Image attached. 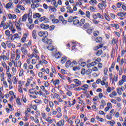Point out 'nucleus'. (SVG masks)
Segmentation results:
<instances>
[{
	"label": "nucleus",
	"mask_w": 126,
	"mask_h": 126,
	"mask_svg": "<svg viewBox=\"0 0 126 126\" xmlns=\"http://www.w3.org/2000/svg\"><path fill=\"white\" fill-rule=\"evenodd\" d=\"M42 41L43 43H46V44H48V45H52V44H53V40L51 39H48L47 37H43Z\"/></svg>",
	"instance_id": "obj_1"
},
{
	"label": "nucleus",
	"mask_w": 126,
	"mask_h": 126,
	"mask_svg": "<svg viewBox=\"0 0 126 126\" xmlns=\"http://www.w3.org/2000/svg\"><path fill=\"white\" fill-rule=\"evenodd\" d=\"M93 18H94V19H97L98 18H99L100 19H104V16H103L101 13H97L96 14L93 15Z\"/></svg>",
	"instance_id": "obj_2"
},
{
	"label": "nucleus",
	"mask_w": 126,
	"mask_h": 126,
	"mask_svg": "<svg viewBox=\"0 0 126 126\" xmlns=\"http://www.w3.org/2000/svg\"><path fill=\"white\" fill-rule=\"evenodd\" d=\"M38 36L39 37H47V36H49V33L48 32H39L38 33Z\"/></svg>",
	"instance_id": "obj_3"
},
{
	"label": "nucleus",
	"mask_w": 126,
	"mask_h": 126,
	"mask_svg": "<svg viewBox=\"0 0 126 126\" xmlns=\"http://www.w3.org/2000/svg\"><path fill=\"white\" fill-rule=\"evenodd\" d=\"M40 27L41 29H43L44 30H47L49 29V28H50V25L44 24H41L40 26Z\"/></svg>",
	"instance_id": "obj_4"
},
{
	"label": "nucleus",
	"mask_w": 126,
	"mask_h": 126,
	"mask_svg": "<svg viewBox=\"0 0 126 126\" xmlns=\"http://www.w3.org/2000/svg\"><path fill=\"white\" fill-rule=\"evenodd\" d=\"M74 82H75V86L76 87H78V86H80L81 85V81H79V80L77 79H75L73 80Z\"/></svg>",
	"instance_id": "obj_5"
},
{
	"label": "nucleus",
	"mask_w": 126,
	"mask_h": 126,
	"mask_svg": "<svg viewBox=\"0 0 126 126\" xmlns=\"http://www.w3.org/2000/svg\"><path fill=\"white\" fill-rule=\"evenodd\" d=\"M10 36H11V41H14L15 39H17L18 34L15 33L14 35L10 34Z\"/></svg>",
	"instance_id": "obj_6"
},
{
	"label": "nucleus",
	"mask_w": 126,
	"mask_h": 126,
	"mask_svg": "<svg viewBox=\"0 0 126 126\" xmlns=\"http://www.w3.org/2000/svg\"><path fill=\"white\" fill-rule=\"evenodd\" d=\"M64 120H60L57 124V126H64Z\"/></svg>",
	"instance_id": "obj_7"
},
{
	"label": "nucleus",
	"mask_w": 126,
	"mask_h": 126,
	"mask_svg": "<svg viewBox=\"0 0 126 126\" xmlns=\"http://www.w3.org/2000/svg\"><path fill=\"white\" fill-rule=\"evenodd\" d=\"M56 110L58 113H59V115H57V118L58 119H60V118L62 117V113H61V112H62V109L61 108V107H58L57 108Z\"/></svg>",
	"instance_id": "obj_8"
},
{
	"label": "nucleus",
	"mask_w": 126,
	"mask_h": 126,
	"mask_svg": "<svg viewBox=\"0 0 126 126\" xmlns=\"http://www.w3.org/2000/svg\"><path fill=\"white\" fill-rule=\"evenodd\" d=\"M28 16V15L27 14H25L22 17V21L23 22H26V20H27V17Z\"/></svg>",
	"instance_id": "obj_9"
},
{
	"label": "nucleus",
	"mask_w": 126,
	"mask_h": 126,
	"mask_svg": "<svg viewBox=\"0 0 126 126\" xmlns=\"http://www.w3.org/2000/svg\"><path fill=\"white\" fill-rule=\"evenodd\" d=\"M21 51L24 55H28V51H27L26 49L24 48V47H21Z\"/></svg>",
	"instance_id": "obj_10"
},
{
	"label": "nucleus",
	"mask_w": 126,
	"mask_h": 126,
	"mask_svg": "<svg viewBox=\"0 0 126 126\" xmlns=\"http://www.w3.org/2000/svg\"><path fill=\"white\" fill-rule=\"evenodd\" d=\"M75 18H77V17L70 16L68 18V22H69V23H71V22H72V21H73V20L75 19Z\"/></svg>",
	"instance_id": "obj_11"
},
{
	"label": "nucleus",
	"mask_w": 126,
	"mask_h": 126,
	"mask_svg": "<svg viewBox=\"0 0 126 126\" xmlns=\"http://www.w3.org/2000/svg\"><path fill=\"white\" fill-rule=\"evenodd\" d=\"M89 3H90L91 5H95V4H97V3H98V2L96 0H90Z\"/></svg>",
	"instance_id": "obj_12"
},
{
	"label": "nucleus",
	"mask_w": 126,
	"mask_h": 126,
	"mask_svg": "<svg viewBox=\"0 0 126 126\" xmlns=\"http://www.w3.org/2000/svg\"><path fill=\"white\" fill-rule=\"evenodd\" d=\"M118 16H120V17H124L126 15V12H119L117 13Z\"/></svg>",
	"instance_id": "obj_13"
},
{
	"label": "nucleus",
	"mask_w": 126,
	"mask_h": 126,
	"mask_svg": "<svg viewBox=\"0 0 126 126\" xmlns=\"http://www.w3.org/2000/svg\"><path fill=\"white\" fill-rule=\"evenodd\" d=\"M118 95V94H117V92L115 91L112 92L111 94H109V96L111 98H113L114 96H116Z\"/></svg>",
	"instance_id": "obj_14"
},
{
	"label": "nucleus",
	"mask_w": 126,
	"mask_h": 126,
	"mask_svg": "<svg viewBox=\"0 0 126 126\" xmlns=\"http://www.w3.org/2000/svg\"><path fill=\"white\" fill-rule=\"evenodd\" d=\"M102 41V38L100 36L96 37L95 39V41L96 42V43H101Z\"/></svg>",
	"instance_id": "obj_15"
},
{
	"label": "nucleus",
	"mask_w": 126,
	"mask_h": 126,
	"mask_svg": "<svg viewBox=\"0 0 126 126\" xmlns=\"http://www.w3.org/2000/svg\"><path fill=\"white\" fill-rule=\"evenodd\" d=\"M103 47V44H99L98 46H96L94 48V51H97V50H99L100 48Z\"/></svg>",
	"instance_id": "obj_16"
},
{
	"label": "nucleus",
	"mask_w": 126,
	"mask_h": 126,
	"mask_svg": "<svg viewBox=\"0 0 126 126\" xmlns=\"http://www.w3.org/2000/svg\"><path fill=\"white\" fill-rule=\"evenodd\" d=\"M8 17L9 19H12V18H13V19H15V18H16V15L15 14L12 15L11 14H9Z\"/></svg>",
	"instance_id": "obj_17"
},
{
	"label": "nucleus",
	"mask_w": 126,
	"mask_h": 126,
	"mask_svg": "<svg viewBox=\"0 0 126 126\" xmlns=\"http://www.w3.org/2000/svg\"><path fill=\"white\" fill-rule=\"evenodd\" d=\"M3 18H4L5 20H3L1 21V24H0V26H1V27H3L4 25H5V24H4V22H5L6 18H5V16H3Z\"/></svg>",
	"instance_id": "obj_18"
},
{
	"label": "nucleus",
	"mask_w": 126,
	"mask_h": 126,
	"mask_svg": "<svg viewBox=\"0 0 126 126\" xmlns=\"http://www.w3.org/2000/svg\"><path fill=\"white\" fill-rule=\"evenodd\" d=\"M67 60V58H66V57L64 56L63 57H62L61 59L62 63L63 64L64 63L66 62Z\"/></svg>",
	"instance_id": "obj_19"
},
{
	"label": "nucleus",
	"mask_w": 126,
	"mask_h": 126,
	"mask_svg": "<svg viewBox=\"0 0 126 126\" xmlns=\"http://www.w3.org/2000/svg\"><path fill=\"white\" fill-rule=\"evenodd\" d=\"M84 23H85V20L84 19H82L79 22V25L80 26H82L84 25Z\"/></svg>",
	"instance_id": "obj_20"
},
{
	"label": "nucleus",
	"mask_w": 126,
	"mask_h": 126,
	"mask_svg": "<svg viewBox=\"0 0 126 126\" xmlns=\"http://www.w3.org/2000/svg\"><path fill=\"white\" fill-rule=\"evenodd\" d=\"M71 65V62L70 60H68L65 63L66 67H69Z\"/></svg>",
	"instance_id": "obj_21"
},
{
	"label": "nucleus",
	"mask_w": 126,
	"mask_h": 126,
	"mask_svg": "<svg viewBox=\"0 0 126 126\" xmlns=\"http://www.w3.org/2000/svg\"><path fill=\"white\" fill-rule=\"evenodd\" d=\"M90 27V24L88 23H86L83 26V28L84 29H88Z\"/></svg>",
	"instance_id": "obj_22"
},
{
	"label": "nucleus",
	"mask_w": 126,
	"mask_h": 126,
	"mask_svg": "<svg viewBox=\"0 0 126 126\" xmlns=\"http://www.w3.org/2000/svg\"><path fill=\"white\" fill-rule=\"evenodd\" d=\"M32 37L33 39H36L37 38V33L36 32V30H33L32 32Z\"/></svg>",
	"instance_id": "obj_23"
},
{
	"label": "nucleus",
	"mask_w": 126,
	"mask_h": 126,
	"mask_svg": "<svg viewBox=\"0 0 126 126\" xmlns=\"http://www.w3.org/2000/svg\"><path fill=\"white\" fill-rule=\"evenodd\" d=\"M15 25L17 29H18L19 30L21 29V28L20 27V24H19L18 22H15Z\"/></svg>",
	"instance_id": "obj_24"
},
{
	"label": "nucleus",
	"mask_w": 126,
	"mask_h": 126,
	"mask_svg": "<svg viewBox=\"0 0 126 126\" xmlns=\"http://www.w3.org/2000/svg\"><path fill=\"white\" fill-rule=\"evenodd\" d=\"M6 56H3V61H4V62L8 61V60H9V58L8 57V56H7V53H6Z\"/></svg>",
	"instance_id": "obj_25"
},
{
	"label": "nucleus",
	"mask_w": 126,
	"mask_h": 126,
	"mask_svg": "<svg viewBox=\"0 0 126 126\" xmlns=\"http://www.w3.org/2000/svg\"><path fill=\"white\" fill-rule=\"evenodd\" d=\"M102 54H103V51L102 50H99L97 52L96 56L97 57H100V56H101V55H102Z\"/></svg>",
	"instance_id": "obj_26"
},
{
	"label": "nucleus",
	"mask_w": 126,
	"mask_h": 126,
	"mask_svg": "<svg viewBox=\"0 0 126 126\" xmlns=\"http://www.w3.org/2000/svg\"><path fill=\"white\" fill-rule=\"evenodd\" d=\"M55 57L56 59H61V53L58 52L57 53H56L55 55Z\"/></svg>",
	"instance_id": "obj_27"
},
{
	"label": "nucleus",
	"mask_w": 126,
	"mask_h": 126,
	"mask_svg": "<svg viewBox=\"0 0 126 126\" xmlns=\"http://www.w3.org/2000/svg\"><path fill=\"white\" fill-rule=\"evenodd\" d=\"M12 5V2H8L6 4V8H9V7H11Z\"/></svg>",
	"instance_id": "obj_28"
},
{
	"label": "nucleus",
	"mask_w": 126,
	"mask_h": 126,
	"mask_svg": "<svg viewBox=\"0 0 126 126\" xmlns=\"http://www.w3.org/2000/svg\"><path fill=\"white\" fill-rule=\"evenodd\" d=\"M33 18H36V17H38V18H40L41 17V14L40 13H36L35 15H33Z\"/></svg>",
	"instance_id": "obj_29"
},
{
	"label": "nucleus",
	"mask_w": 126,
	"mask_h": 126,
	"mask_svg": "<svg viewBox=\"0 0 126 126\" xmlns=\"http://www.w3.org/2000/svg\"><path fill=\"white\" fill-rule=\"evenodd\" d=\"M91 16V14H90V12H89V11H87L86 12V16L87 17V18H90Z\"/></svg>",
	"instance_id": "obj_30"
},
{
	"label": "nucleus",
	"mask_w": 126,
	"mask_h": 126,
	"mask_svg": "<svg viewBox=\"0 0 126 126\" xmlns=\"http://www.w3.org/2000/svg\"><path fill=\"white\" fill-rule=\"evenodd\" d=\"M117 43H118V39L114 37L112 39V44H113V45H115V44H117Z\"/></svg>",
	"instance_id": "obj_31"
},
{
	"label": "nucleus",
	"mask_w": 126,
	"mask_h": 126,
	"mask_svg": "<svg viewBox=\"0 0 126 126\" xmlns=\"http://www.w3.org/2000/svg\"><path fill=\"white\" fill-rule=\"evenodd\" d=\"M73 24H74V25H77V24L79 25V21L77 19L74 20L73 22Z\"/></svg>",
	"instance_id": "obj_32"
},
{
	"label": "nucleus",
	"mask_w": 126,
	"mask_h": 126,
	"mask_svg": "<svg viewBox=\"0 0 126 126\" xmlns=\"http://www.w3.org/2000/svg\"><path fill=\"white\" fill-rule=\"evenodd\" d=\"M17 8H20V9H21V10H25V8H24L22 5H17Z\"/></svg>",
	"instance_id": "obj_33"
},
{
	"label": "nucleus",
	"mask_w": 126,
	"mask_h": 126,
	"mask_svg": "<svg viewBox=\"0 0 126 126\" xmlns=\"http://www.w3.org/2000/svg\"><path fill=\"white\" fill-rule=\"evenodd\" d=\"M99 33L100 32L98 31H94V37H97V36L99 35Z\"/></svg>",
	"instance_id": "obj_34"
},
{
	"label": "nucleus",
	"mask_w": 126,
	"mask_h": 126,
	"mask_svg": "<svg viewBox=\"0 0 126 126\" xmlns=\"http://www.w3.org/2000/svg\"><path fill=\"white\" fill-rule=\"evenodd\" d=\"M104 16L105 19L106 20H107V21H110V18H109V16H108V15H107L106 13H104Z\"/></svg>",
	"instance_id": "obj_35"
},
{
	"label": "nucleus",
	"mask_w": 126,
	"mask_h": 126,
	"mask_svg": "<svg viewBox=\"0 0 126 126\" xmlns=\"http://www.w3.org/2000/svg\"><path fill=\"white\" fill-rule=\"evenodd\" d=\"M117 92L119 94V95H122V91H121V88H117Z\"/></svg>",
	"instance_id": "obj_36"
},
{
	"label": "nucleus",
	"mask_w": 126,
	"mask_h": 126,
	"mask_svg": "<svg viewBox=\"0 0 126 126\" xmlns=\"http://www.w3.org/2000/svg\"><path fill=\"white\" fill-rule=\"evenodd\" d=\"M103 80L101 81L100 83L101 84V85H105V84H106V83L105 82V81H106V79H105V78H102Z\"/></svg>",
	"instance_id": "obj_37"
},
{
	"label": "nucleus",
	"mask_w": 126,
	"mask_h": 126,
	"mask_svg": "<svg viewBox=\"0 0 126 126\" xmlns=\"http://www.w3.org/2000/svg\"><path fill=\"white\" fill-rule=\"evenodd\" d=\"M53 84L54 85H56L57 84H60V80L59 79H57L53 82Z\"/></svg>",
	"instance_id": "obj_38"
},
{
	"label": "nucleus",
	"mask_w": 126,
	"mask_h": 126,
	"mask_svg": "<svg viewBox=\"0 0 126 126\" xmlns=\"http://www.w3.org/2000/svg\"><path fill=\"white\" fill-rule=\"evenodd\" d=\"M31 17H32V11L29 10L28 18H31Z\"/></svg>",
	"instance_id": "obj_39"
},
{
	"label": "nucleus",
	"mask_w": 126,
	"mask_h": 126,
	"mask_svg": "<svg viewBox=\"0 0 126 126\" xmlns=\"http://www.w3.org/2000/svg\"><path fill=\"white\" fill-rule=\"evenodd\" d=\"M45 19H46V16H43L39 19L40 22H44Z\"/></svg>",
	"instance_id": "obj_40"
},
{
	"label": "nucleus",
	"mask_w": 126,
	"mask_h": 126,
	"mask_svg": "<svg viewBox=\"0 0 126 126\" xmlns=\"http://www.w3.org/2000/svg\"><path fill=\"white\" fill-rule=\"evenodd\" d=\"M9 29L10 30H13L14 28H13V25H12V23H11V22H9Z\"/></svg>",
	"instance_id": "obj_41"
},
{
	"label": "nucleus",
	"mask_w": 126,
	"mask_h": 126,
	"mask_svg": "<svg viewBox=\"0 0 126 126\" xmlns=\"http://www.w3.org/2000/svg\"><path fill=\"white\" fill-rule=\"evenodd\" d=\"M31 80L30 79H29V78H28L27 79V83L26 84V86L27 87H28V86H29V85H30V81Z\"/></svg>",
	"instance_id": "obj_42"
},
{
	"label": "nucleus",
	"mask_w": 126,
	"mask_h": 126,
	"mask_svg": "<svg viewBox=\"0 0 126 126\" xmlns=\"http://www.w3.org/2000/svg\"><path fill=\"white\" fill-rule=\"evenodd\" d=\"M87 33H88V34H92V32H93V29H88L87 30Z\"/></svg>",
	"instance_id": "obj_43"
},
{
	"label": "nucleus",
	"mask_w": 126,
	"mask_h": 126,
	"mask_svg": "<svg viewBox=\"0 0 126 126\" xmlns=\"http://www.w3.org/2000/svg\"><path fill=\"white\" fill-rule=\"evenodd\" d=\"M107 107L109 109H112V108H113V105H112V103H111V102L107 103Z\"/></svg>",
	"instance_id": "obj_44"
},
{
	"label": "nucleus",
	"mask_w": 126,
	"mask_h": 126,
	"mask_svg": "<svg viewBox=\"0 0 126 126\" xmlns=\"http://www.w3.org/2000/svg\"><path fill=\"white\" fill-rule=\"evenodd\" d=\"M3 84L5 88H7V87H8V85H7V83L6 82V81H3Z\"/></svg>",
	"instance_id": "obj_45"
},
{
	"label": "nucleus",
	"mask_w": 126,
	"mask_h": 126,
	"mask_svg": "<svg viewBox=\"0 0 126 126\" xmlns=\"http://www.w3.org/2000/svg\"><path fill=\"white\" fill-rule=\"evenodd\" d=\"M6 36H10V32L9 30L5 31Z\"/></svg>",
	"instance_id": "obj_46"
},
{
	"label": "nucleus",
	"mask_w": 126,
	"mask_h": 126,
	"mask_svg": "<svg viewBox=\"0 0 126 126\" xmlns=\"http://www.w3.org/2000/svg\"><path fill=\"white\" fill-rule=\"evenodd\" d=\"M53 23H59L60 22V20L57 19H54L52 20Z\"/></svg>",
	"instance_id": "obj_47"
},
{
	"label": "nucleus",
	"mask_w": 126,
	"mask_h": 126,
	"mask_svg": "<svg viewBox=\"0 0 126 126\" xmlns=\"http://www.w3.org/2000/svg\"><path fill=\"white\" fill-rule=\"evenodd\" d=\"M18 90L20 93H23V91H22V89H21V87L20 86L18 87Z\"/></svg>",
	"instance_id": "obj_48"
},
{
	"label": "nucleus",
	"mask_w": 126,
	"mask_h": 126,
	"mask_svg": "<svg viewBox=\"0 0 126 126\" xmlns=\"http://www.w3.org/2000/svg\"><path fill=\"white\" fill-rule=\"evenodd\" d=\"M16 102L18 105H19L20 106H21V102H20V99L17 98Z\"/></svg>",
	"instance_id": "obj_49"
},
{
	"label": "nucleus",
	"mask_w": 126,
	"mask_h": 126,
	"mask_svg": "<svg viewBox=\"0 0 126 126\" xmlns=\"http://www.w3.org/2000/svg\"><path fill=\"white\" fill-rule=\"evenodd\" d=\"M87 75H89L91 74V73H92V69H89L87 70V72H86Z\"/></svg>",
	"instance_id": "obj_50"
},
{
	"label": "nucleus",
	"mask_w": 126,
	"mask_h": 126,
	"mask_svg": "<svg viewBox=\"0 0 126 126\" xmlns=\"http://www.w3.org/2000/svg\"><path fill=\"white\" fill-rule=\"evenodd\" d=\"M46 122H49L50 124L53 123V120L51 119V117H49L46 120Z\"/></svg>",
	"instance_id": "obj_51"
},
{
	"label": "nucleus",
	"mask_w": 126,
	"mask_h": 126,
	"mask_svg": "<svg viewBox=\"0 0 126 126\" xmlns=\"http://www.w3.org/2000/svg\"><path fill=\"white\" fill-rule=\"evenodd\" d=\"M50 20L52 21V22H53V20L55 19V16L54 15H51L49 17Z\"/></svg>",
	"instance_id": "obj_52"
},
{
	"label": "nucleus",
	"mask_w": 126,
	"mask_h": 126,
	"mask_svg": "<svg viewBox=\"0 0 126 126\" xmlns=\"http://www.w3.org/2000/svg\"><path fill=\"white\" fill-rule=\"evenodd\" d=\"M49 29L50 31H53V30H54V29H55V26L52 25V26H49Z\"/></svg>",
	"instance_id": "obj_53"
},
{
	"label": "nucleus",
	"mask_w": 126,
	"mask_h": 126,
	"mask_svg": "<svg viewBox=\"0 0 126 126\" xmlns=\"http://www.w3.org/2000/svg\"><path fill=\"white\" fill-rule=\"evenodd\" d=\"M8 27H9V23L8 24H5L4 26H3L4 29H7Z\"/></svg>",
	"instance_id": "obj_54"
},
{
	"label": "nucleus",
	"mask_w": 126,
	"mask_h": 126,
	"mask_svg": "<svg viewBox=\"0 0 126 126\" xmlns=\"http://www.w3.org/2000/svg\"><path fill=\"white\" fill-rule=\"evenodd\" d=\"M59 19L60 21H62L63 22V20H64V18H63V17L62 15L60 16L59 17Z\"/></svg>",
	"instance_id": "obj_55"
},
{
	"label": "nucleus",
	"mask_w": 126,
	"mask_h": 126,
	"mask_svg": "<svg viewBox=\"0 0 126 126\" xmlns=\"http://www.w3.org/2000/svg\"><path fill=\"white\" fill-rule=\"evenodd\" d=\"M124 82H126L123 80L119 81V84L120 86H122V85L124 84Z\"/></svg>",
	"instance_id": "obj_56"
},
{
	"label": "nucleus",
	"mask_w": 126,
	"mask_h": 126,
	"mask_svg": "<svg viewBox=\"0 0 126 126\" xmlns=\"http://www.w3.org/2000/svg\"><path fill=\"white\" fill-rule=\"evenodd\" d=\"M24 70L23 69H21L20 71V73H19V76H22V75H23V72H24Z\"/></svg>",
	"instance_id": "obj_57"
},
{
	"label": "nucleus",
	"mask_w": 126,
	"mask_h": 126,
	"mask_svg": "<svg viewBox=\"0 0 126 126\" xmlns=\"http://www.w3.org/2000/svg\"><path fill=\"white\" fill-rule=\"evenodd\" d=\"M79 13L81 15H85V13H84V12L82 11V10H81L80 9L79 10Z\"/></svg>",
	"instance_id": "obj_58"
},
{
	"label": "nucleus",
	"mask_w": 126,
	"mask_h": 126,
	"mask_svg": "<svg viewBox=\"0 0 126 126\" xmlns=\"http://www.w3.org/2000/svg\"><path fill=\"white\" fill-rule=\"evenodd\" d=\"M110 114L111 116H113V115H115V110L112 109L110 112Z\"/></svg>",
	"instance_id": "obj_59"
},
{
	"label": "nucleus",
	"mask_w": 126,
	"mask_h": 126,
	"mask_svg": "<svg viewBox=\"0 0 126 126\" xmlns=\"http://www.w3.org/2000/svg\"><path fill=\"white\" fill-rule=\"evenodd\" d=\"M93 22H94V23L95 25H97V24H99V22H100L96 20V19H94L93 20Z\"/></svg>",
	"instance_id": "obj_60"
},
{
	"label": "nucleus",
	"mask_w": 126,
	"mask_h": 126,
	"mask_svg": "<svg viewBox=\"0 0 126 126\" xmlns=\"http://www.w3.org/2000/svg\"><path fill=\"white\" fill-rule=\"evenodd\" d=\"M90 9L93 11L94 12L95 10H96V8H94L93 6H90Z\"/></svg>",
	"instance_id": "obj_61"
},
{
	"label": "nucleus",
	"mask_w": 126,
	"mask_h": 126,
	"mask_svg": "<svg viewBox=\"0 0 126 126\" xmlns=\"http://www.w3.org/2000/svg\"><path fill=\"white\" fill-rule=\"evenodd\" d=\"M69 86L71 89H72V88H75V87H76V86L73 84H71Z\"/></svg>",
	"instance_id": "obj_62"
},
{
	"label": "nucleus",
	"mask_w": 126,
	"mask_h": 126,
	"mask_svg": "<svg viewBox=\"0 0 126 126\" xmlns=\"http://www.w3.org/2000/svg\"><path fill=\"white\" fill-rule=\"evenodd\" d=\"M1 46L3 47V48H4V49H6V44H5V43L2 42Z\"/></svg>",
	"instance_id": "obj_63"
},
{
	"label": "nucleus",
	"mask_w": 126,
	"mask_h": 126,
	"mask_svg": "<svg viewBox=\"0 0 126 126\" xmlns=\"http://www.w3.org/2000/svg\"><path fill=\"white\" fill-rule=\"evenodd\" d=\"M114 81H116V82L118 81V75L115 74L114 75Z\"/></svg>",
	"instance_id": "obj_64"
}]
</instances>
